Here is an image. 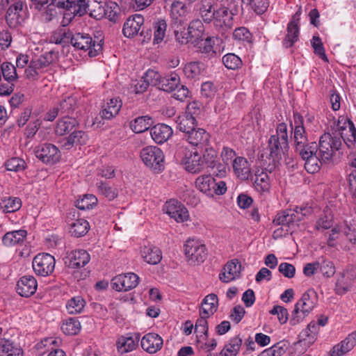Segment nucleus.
Segmentation results:
<instances>
[{"mask_svg":"<svg viewBox=\"0 0 356 356\" xmlns=\"http://www.w3.org/2000/svg\"><path fill=\"white\" fill-rule=\"evenodd\" d=\"M97 202V199L95 195L87 194L76 201V207L81 210H88L92 209Z\"/></svg>","mask_w":356,"mask_h":356,"instance_id":"obj_57","label":"nucleus"},{"mask_svg":"<svg viewBox=\"0 0 356 356\" xmlns=\"http://www.w3.org/2000/svg\"><path fill=\"white\" fill-rule=\"evenodd\" d=\"M254 186L255 189L261 193L268 192L270 190V179L266 172H257L255 174L254 180Z\"/></svg>","mask_w":356,"mask_h":356,"instance_id":"obj_42","label":"nucleus"},{"mask_svg":"<svg viewBox=\"0 0 356 356\" xmlns=\"http://www.w3.org/2000/svg\"><path fill=\"white\" fill-rule=\"evenodd\" d=\"M213 38L208 37L205 40H200L197 43L198 51L202 54L212 56L216 54V51L213 49Z\"/></svg>","mask_w":356,"mask_h":356,"instance_id":"obj_58","label":"nucleus"},{"mask_svg":"<svg viewBox=\"0 0 356 356\" xmlns=\"http://www.w3.org/2000/svg\"><path fill=\"white\" fill-rule=\"evenodd\" d=\"M196 188L208 197H212L215 195H223L227 191L224 181H216L211 175H200L195 179Z\"/></svg>","mask_w":356,"mask_h":356,"instance_id":"obj_5","label":"nucleus"},{"mask_svg":"<svg viewBox=\"0 0 356 356\" xmlns=\"http://www.w3.org/2000/svg\"><path fill=\"white\" fill-rule=\"evenodd\" d=\"M79 122L75 118L65 115L57 122L55 132L56 135L64 136L78 127Z\"/></svg>","mask_w":356,"mask_h":356,"instance_id":"obj_30","label":"nucleus"},{"mask_svg":"<svg viewBox=\"0 0 356 356\" xmlns=\"http://www.w3.org/2000/svg\"><path fill=\"white\" fill-rule=\"evenodd\" d=\"M37 288V280L32 275H24L17 283V291L22 297L31 296L35 293Z\"/></svg>","mask_w":356,"mask_h":356,"instance_id":"obj_20","label":"nucleus"},{"mask_svg":"<svg viewBox=\"0 0 356 356\" xmlns=\"http://www.w3.org/2000/svg\"><path fill=\"white\" fill-rule=\"evenodd\" d=\"M179 78L176 74H171L170 75L162 77L158 83V87L160 90L170 92L175 90L179 86Z\"/></svg>","mask_w":356,"mask_h":356,"instance_id":"obj_37","label":"nucleus"},{"mask_svg":"<svg viewBox=\"0 0 356 356\" xmlns=\"http://www.w3.org/2000/svg\"><path fill=\"white\" fill-rule=\"evenodd\" d=\"M183 163L186 170L191 173H199L204 170V161L197 152L186 154L183 159Z\"/></svg>","mask_w":356,"mask_h":356,"instance_id":"obj_23","label":"nucleus"},{"mask_svg":"<svg viewBox=\"0 0 356 356\" xmlns=\"http://www.w3.org/2000/svg\"><path fill=\"white\" fill-rule=\"evenodd\" d=\"M352 278L348 273H343L336 282L335 291L337 294L343 295L350 290Z\"/></svg>","mask_w":356,"mask_h":356,"instance_id":"obj_52","label":"nucleus"},{"mask_svg":"<svg viewBox=\"0 0 356 356\" xmlns=\"http://www.w3.org/2000/svg\"><path fill=\"white\" fill-rule=\"evenodd\" d=\"M140 340V334H127L119 337L116 341V348L118 352L121 354H125L135 350Z\"/></svg>","mask_w":356,"mask_h":356,"instance_id":"obj_18","label":"nucleus"},{"mask_svg":"<svg viewBox=\"0 0 356 356\" xmlns=\"http://www.w3.org/2000/svg\"><path fill=\"white\" fill-rule=\"evenodd\" d=\"M139 283V277L134 273L120 274L111 280L112 288L118 291H128L136 288Z\"/></svg>","mask_w":356,"mask_h":356,"instance_id":"obj_10","label":"nucleus"},{"mask_svg":"<svg viewBox=\"0 0 356 356\" xmlns=\"http://www.w3.org/2000/svg\"><path fill=\"white\" fill-rule=\"evenodd\" d=\"M71 44L77 49L88 51L90 57H95L102 50V44L95 41L88 33H76L71 38Z\"/></svg>","mask_w":356,"mask_h":356,"instance_id":"obj_7","label":"nucleus"},{"mask_svg":"<svg viewBox=\"0 0 356 356\" xmlns=\"http://www.w3.org/2000/svg\"><path fill=\"white\" fill-rule=\"evenodd\" d=\"M188 31L191 38L198 40L202 38L204 31L203 23L200 19H194L189 24Z\"/></svg>","mask_w":356,"mask_h":356,"instance_id":"obj_56","label":"nucleus"},{"mask_svg":"<svg viewBox=\"0 0 356 356\" xmlns=\"http://www.w3.org/2000/svg\"><path fill=\"white\" fill-rule=\"evenodd\" d=\"M343 137L339 132L325 133L317 145V153L325 164L332 161L342 146Z\"/></svg>","mask_w":356,"mask_h":356,"instance_id":"obj_1","label":"nucleus"},{"mask_svg":"<svg viewBox=\"0 0 356 356\" xmlns=\"http://www.w3.org/2000/svg\"><path fill=\"white\" fill-rule=\"evenodd\" d=\"M334 218L332 214L325 211L316 222L315 228L316 230L323 232L333 227Z\"/></svg>","mask_w":356,"mask_h":356,"instance_id":"obj_50","label":"nucleus"},{"mask_svg":"<svg viewBox=\"0 0 356 356\" xmlns=\"http://www.w3.org/2000/svg\"><path fill=\"white\" fill-rule=\"evenodd\" d=\"M204 69V63L195 61L187 63L184 68V72L188 79H197L203 74Z\"/></svg>","mask_w":356,"mask_h":356,"instance_id":"obj_38","label":"nucleus"},{"mask_svg":"<svg viewBox=\"0 0 356 356\" xmlns=\"http://www.w3.org/2000/svg\"><path fill=\"white\" fill-rule=\"evenodd\" d=\"M176 122L177 129L184 135H188L196 127L195 117L190 113H185L179 116Z\"/></svg>","mask_w":356,"mask_h":356,"instance_id":"obj_35","label":"nucleus"},{"mask_svg":"<svg viewBox=\"0 0 356 356\" xmlns=\"http://www.w3.org/2000/svg\"><path fill=\"white\" fill-rule=\"evenodd\" d=\"M31 61L33 63V67L40 71L53 62V53L51 51L46 52L40 57L33 59Z\"/></svg>","mask_w":356,"mask_h":356,"instance_id":"obj_61","label":"nucleus"},{"mask_svg":"<svg viewBox=\"0 0 356 356\" xmlns=\"http://www.w3.org/2000/svg\"><path fill=\"white\" fill-rule=\"evenodd\" d=\"M166 28L167 24L164 19H158L157 21L154 22V44H159L163 41L165 35Z\"/></svg>","mask_w":356,"mask_h":356,"instance_id":"obj_51","label":"nucleus"},{"mask_svg":"<svg viewBox=\"0 0 356 356\" xmlns=\"http://www.w3.org/2000/svg\"><path fill=\"white\" fill-rule=\"evenodd\" d=\"M268 148L269 156L274 165H276L289 149L287 126L284 122L277 124L276 134L272 135L268 140Z\"/></svg>","mask_w":356,"mask_h":356,"instance_id":"obj_2","label":"nucleus"},{"mask_svg":"<svg viewBox=\"0 0 356 356\" xmlns=\"http://www.w3.org/2000/svg\"><path fill=\"white\" fill-rule=\"evenodd\" d=\"M184 138L191 145L202 147L209 143V134L204 129L195 127L188 135H184Z\"/></svg>","mask_w":356,"mask_h":356,"instance_id":"obj_24","label":"nucleus"},{"mask_svg":"<svg viewBox=\"0 0 356 356\" xmlns=\"http://www.w3.org/2000/svg\"><path fill=\"white\" fill-rule=\"evenodd\" d=\"M216 10L213 4L207 0H202L198 8L199 15L205 23L212 22Z\"/></svg>","mask_w":356,"mask_h":356,"instance_id":"obj_44","label":"nucleus"},{"mask_svg":"<svg viewBox=\"0 0 356 356\" xmlns=\"http://www.w3.org/2000/svg\"><path fill=\"white\" fill-rule=\"evenodd\" d=\"M89 227L88 222L80 218L70 225V232L75 237H81L88 232Z\"/></svg>","mask_w":356,"mask_h":356,"instance_id":"obj_46","label":"nucleus"},{"mask_svg":"<svg viewBox=\"0 0 356 356\" xmlns=\"http://www.w3.org/2000/svg\"><path fill=\"white\" fill-rule=\"evenodd\" d=\"M218 306V296L214 293L207 295L203 299L199 313L204 315L211 316L217 311Z\"/></svg>","mask_w":356,"mask_h":356,"instance_id":"obj_31","label":"nucleus"},{"mask_svg":"<svg viewBox=\"0 0 356 356\" xmlns=\"http://www.w3.org/2000/svg\"><path fill=\"white\" fill-rule=\"evenodd\" d=\"M81 328V323L76 318L66 319L61 325L62 331L67 335L77 334L80 332Z\"/></svg>","mask_w":356,"mask_h":356,"instance_id":"obj_47","label":"nucleus"},{"mask_svg":"<svg viewBox=\"0 0 356 356\" xmlns=\"http://www.w3.org/2000/svg\"><path fill=\"white\" fill-rule=\"evenodd\" d=\"M202 158L204 161V168L207 166L213 169L217 166L218 163L217 160V154L213 149L207 148Z\"/></svg>","mask_w":356,"mask_h":356,"instance_id":"obj_59","label":"nucleus"},{"mask_svg":"<svg viewBox=\"0 0 356 356\" xmlns=\"http://www.w3.org/2000/svg\"><path fill=\"white\" fill-rule=\"evenodd\" d=\"M1 74L8 81V83H1V95H8L13 91V82L17 78L15 67L10 63H3L1 64Z\"/></svg>","mask_w":356,"mask_h":356,"instance_id":"obj_13","label":"nucleus"},{"mask_svg":"<svg viewBox=\"0 0 356 356\" xmlns=\"http://www.w3.org/2000/svg\"><path fill=\"white\" fill-rule=\"evenodd\" d=\"M56 260L48 253L38 254L33 259L32 266L36 275L46 277L51 275L55 268Z\"/></svg>","mask_w":356,"mask_h":356,"instance_id":"obj_8","label":"nucleus"},{"mask_svg":"<svg viewBox=\"0 0 356 356\" xmlns=\"http://www.w3.org/2000/svg\"><path fill=\"white\" fill-rule=\"evenodd\" d=\"M5 167L8 171L19 172L26 168V163L19 157H13L6 161Z\"/></svg>","mask_w":356,"mask_h":356,"instance_id":"obj_63","label":"nucleus"},{"mask_svg":"<svg viewBox=\"0 0 356 356\" xmlns=\"http://www.w3.org/2000/svg\"><path fill=\"white\" fill-rule=\"evenodd\" d=\"M187 8L181 2L177 1L173 3L171 8V16L174 21L173 26L184 25L186 24V15Z\"/></svg>","mask_w":356,"mask_h":356,"instance_id":"obj_34","label":"nucleus"},{"mask_svg":"<svg viewBox=\"0 0 356 356\" xmlns=\"http://www.w3.org/2000/svg\"><path fill=\"white\" fill-rule=\"evenodd\" d=\"M90 0H79L76 2L74 1L72 7L70 8L72 13L74 15L83 16L86 13L89 12Z\"/></svg>","mask_w":356,"mask_h":356,"instance_id":"obj_62","label":"nucleus"},{"mask_svg":"<svg viewBox=\"0 0 356 356\" xmlns=\"http://www.w3.org/2000/svg\"><path fill=\"white\" fill-rule=\"evenodd\" d=\"M184 251L188 262L191 265L202 263L207 257L205 245L196 238H188L184 243Z\"/></svg>","mask_w":356,"mask_h":356,"instance_id":"obj_6","label":"nucleus"},{"mask_svg":"<svg viewBox=\"0 0 356 356\" xmlns=\"http://www.w3.org/2000/svg\"><path fill=\"white\" fill-rule=\"evenodd\" d=\"M171 127L165 124H158L150 129V135L153 140L157 144H163L172 135Z\"/></svg>","mask_w":356,"mask_h":356,"instance_id":"obj_25","label":"nucleus"},{"mask_svg":"<svg viewBox=\"0 0 356 356\" xmlns=\"http://www.w3.org/2000/svg\"><path fill=\"white\" fill-rule=\"evenodd\" d=\"M90 260L89 253L82 249L67 252L65 264L70 268H79L85 266Z\"/></svg>","mask_w":356,"mask_h":356,"instance_id":"obj_14","label":"nucleus"},{"mask_svg":"<svg viewBox=\"0 0 356 356\" xmlns=\"http://www.w3.org/2000/svg\"><path fill=\"white\" fill-rule=\"evenodd\" d=\"M97 187L99 193L110 201L114 200L118 196V190L106 182H97Z\"/></svg>","mask_w":356,"mask_h":356,"instance_id":"obj_55","label":"nucleus"},{"mask_svg":"<svg viewBox=\"0 0 356 356\" xmlns=\"http://www.w3.org/2000/svg\"><path fill=\"white\" fill-rule=\"evenodd\" d=\"M241 345L242 339L240 337L232 338L221 350L220 356H236Z\"/></svg>","mask_w":356,"mask_h":356,"instance_id":"obj_43","label":"nucleus"},{"mask_svg":"<svg viewBox=\"0 0 356 356\" xmlns=\"http://www.w3.org/2000/svg\"><path fill=\"white\" fill-rule=\"evenodd\" d=\"M164 210L166 213L177 222H182L188 220L189 215L186 208L180 202L170 200L165 204Z\"/></svg>","mask_w":356,"mask_h":356,"instance_id":"obj_15","label":"nucleus"},{"mask_svg":"<svg viewBox=\"0 0 356 356\" xmlns=\"http://www.w3.org/2000/svg\"><path fill=\"white\" fill-rule=\"evenodd\" d=\"M27 236L24 229L8 232L2 238L3 244L6 246H14L23 243Z\"/></svg>","mask_w":356,"mask_h":356,"instance_id":"obj_36","label":"nucleus"},{"mask_svg":"<svg viewBox=\"0 0 356 356\" xmlns=\"http://www.w3.org/2000/svg\"><path fill=\"white\" fill-rule=\"evenodd\" d=\"M86 135L82 131H74L69 136L63 138L60 141L62 148L71 149L74 145H81L86 141Z\"/></svg>","mask_w":356,"mask_h":356,"instance_id":"obj_33","label":"nucleus"},{"mask_svg":"<svg viewBox=\"0 0 356 356\" xmlns=\"http://www.w3.org/2000/svg\"><path fill=\"white\" fill-rule=\"evenodd\" d=\"M234 174L241 180H247L250 175V166L248 160L242 156L234 158L232 161Z\"/></svg>","mask_w":356,"mask_h":356,"instance_id":"obj_29","label":"nucleus"},{"mask_svg":"<svg viewBox=\"0 0 356 356\" xmlns=\"http://www.w3.org/2000/svg\"><path fill=\"white\" fill-rule=\"evenodd\" d=\"M86 301L81 296H75L67 300L65 307L70 314H78L83 312Z\"/></svg>","mask_w":356,"mask_h":356,"instance_id":"obj_41","label":"nucleus"},{"mask_svg":"<svg viewBox=\"0 0 356 356\" xmlns=\"http://www.w3.org/2000/svg\"><path fill=\"white\" fill-rule=\"evenodd\" d=\"M140 343L145 351L153 354L161 349L163 341L158 334L149 332L142 337Z\"/></svg>","mask_w":356,"mask_h":356,"instance_id":"obj_21","label":"nucleus"},{"mask_svg":"<svg viewBox=\"0 0 356 356\" xmlns=\"http://www.w3.org/2000/svg\"><path fill=\"white\" fill-rule=\"evenodd\" d=\"M144 24V18L141 15L136 14L129 17L124 22L122 33L127 38L136 35Z\"/></svg>","mask_w":356,"mask_h":356,"instance_id":"obj_22","label":"nucleus"},{"mask_svg":"<svg viewBox=\"0 0 356 356\" xmlns=\"http://www.w3.org/2000/svg\"><path fill=\"white\" fill-rule=\"evenodd\" d=\"M141 255L147 263L152 265L157 264L162 259L161 250L151 245L144 246L141 250Z\"/></svg>","mask_w":356,"mask_h":356,"instance_id":"obj_32","label":"nucleus"},{"mask_svg":"<svg viewBox=\"0 0 356 356\" xmlns=\"http://www.w3.org/2000/svg\"><path fill=\"white\" fill-rule=\"evenodd\" d=\"M153 124V120L148 115L136 118L131 122L130 127L135 133H142L147 131Z\"/></svg>","mask_w":356,"mask_h":356,"instance_id":"obj_40","label":"nucleus"},{"mask_svg":"<svg viewBox=\"0 0 356 356\" xmlns=\"http://www.w3.org/2000/svg\"><path fill=\"white\" fill-rule=\"evenodd\" d=\"M25 18L22 2H15L10 5L7 10L6 20L10 28H15L22 23Z\"/></svg>","mask_w":356,"mask_h":356,"instance_id":"obj_17","label":"nucleus"},{"mask_svg":"<svg viewBox=\"0 0 356 356\" xmlns=\"http://www.w3.org/2000/svg\"><path fill=\"white\" fill-rule=\"evenodd\" d=\"M22 206L21 200L18 197H8L1 200V209L4 213H13L18 211Z\"/></svg>","mask_w":356,"mask_h":356,"instance_id":"obj_53","label":"nucleus"},{"mask_svg":"<svg viewBox=\"0 0 356 356\" xmlns=\"http://www.w3.org/2000/svg\"><path fill=\"white\" fill-rule=\"evenodd\" d=\"M22 349L9 340L1 339V356H22Z\"/></svg>","mask_w":356,"mask_h":356,"instance_id":"obj_48","label":"nucleus"},{"mask_svg":"<svg viewBox=\"0 0 356 356\" xmlns=\"http://www.w3.org/2000/svg\"><path fill=\"white\" fill-rule=\"evenodd\" d=\"M36 157L46 164H54L60 159L58 148L51 143H44L38 146L35 150Z\"/></svg>","mask_w":356,"mask_h":356,"instance_id":"obj_9","label":"nucleus"},{"mask_svg":"<svg viewBox=\"0 0 356 356\" xmlns=\"http://www.w3.org/2000/svg\"><path fill=\"white\" fill-rule=\"evenodd\" d=\"M356 343V330L351 332L341 343L335 345L331 352V356H343L353 348Z\"/></svg>","mask_w":356,"mask_h":356,"instance_id":"obj_28","label":"nucleus"},{"mask_svg":"<svg viewBox=\"0 0 356 356\" xmlns=\"http://www.w3.org/2000/svg\"><path fill=\"white\" fill-rule=\"evenodd\" d=\"M345 227L343 232L348 240L353 244H356V216L347 218L344 220Z\"/></svg>","mask_w":356,"mask_h":356,"instance_id":"obj_49","label":"nucleus"},{"mask_svg":"<svg viewBox=\"0 0 356 356\" xmlns=\"http://www.w3.org/2000/svg\"><path fill=\"white\" fill-rule=\"evenodd\" d=\"M140 156L146 167L154 173L159 174L165 168V155L163 152L156 146H147L140 152Z\"/></svg>","mask_w":356,"mask_h":356,"instance_id":"obj_4","label":"nucleus"},{"mask_svg":"<svg viewBox=\"0 0 356 356\" xmlns=\"http://www.w3.org/2000/svg\"><path fill=\"white\" fill-rule=\"evenodd\" d=\"M293 124L291 123V127L292 129L291 140L293 142L294 147L300 148L302 145L306 144L308 141L307 135L304 127L303 117L296 113L293 114Z\"/></svg>","mask_w":356,"mask_h":356,"instance_id":"obj_11","label":"nucleus"},{"mask_svg":"<svg viewBox=\"0 0 356 356\" xmlns=\"http://www.w3.org/2000/svg\"><path fill=\"white\" fill-rule=\"evenodd\" d=\"M299 221L300 218H296V212H294L293 209H289L278 213L273 222L276 225H282V227L293 230L294 223Z\"/></svg>","mask_w":356,"mask_h":356,"instance_id":"obj_26","label":"nucleus"},{"mask_svg":"<svg viewBox=\"0 0 356 356\" xmlns=\"http://www.w3.org/2000/svg\"><path fill=\"white\" fill-rule=\"evenodd\" d=\"M317 299V293L314 289H308L305 292L295 305L290 318V324L296 325L302 321L316 307Z\"/></svg>","mask_w":356,"mask_h":356,"instance_id":"obj_3","label":"nucleus"},{"mask_svg":"<svg viewBox=\"0 0 356 356\" xmlns=\"http://www.w3.org/2000/svg\"><path fill=\"white\" fill-rule=\"evenodd\" d=\"M295 151L300 156L304 159H308L309 155L317 152V145L316 143H309L307 141L306 144L302 145L300 148L296 147Z\"/></svg>","mask_w":356,"mask_h":356,"instance_id":"obj_60","label":"nucleus"},{"mask_svg":"<svg viewBox=\"0 0 356 356\" xmlns=\"http://www.w3.org/2000/svg\"><path fill=\"white\" fill-rule=\"evenodd\" d=\"M303 160L305 161V170L311 174L318 172L321 165L325 163L324 161H322L321 158H319L317 152L309 155L308 159H304Z\"/></svg>","mask_w":356,"mask_h":356,"instance_id":"obj_45","label":"nucleus"},{"mask_svg":"<svg viewBox=\"0 0 356 356\" xmlns=\"http://www.w3.org/2000/svg\"><path fill=\"white\" fill-rule=\"evenodd\" d=\"M241 264L236 259H232L224 266L219 273V280L224 283H229L238 278L241 275Z\"/></svg>","mask_w":356,"mask_h":356,"instance_id":"obj_16","label":"nucleus"},{"mask_svg":"<svg viewBox=\"0 0 356 356\" xmlns=\"http://www.w3.org/2000/svg\"><path fill=\"white\" fill-rule=\"evenodd\" d=\"M222 60L225 67L229 70H238L243 65L241 58L232 53L225 54Z\"/></svg>","mask_w":356,"mask_h":356,"instance_id":"obj_54","label":"nucleus"},{"mask_svg":"<svg viewBox=\"0 0 356 356\" xmlns=\"http://www.w3.org/2000/svg\"><path fill=\"white\" fill-rule=\"evenodd\" d=\"M356 343V330L351 332L341 343L335 345L331 352V356H343L353 348Z\"/></svg>","mask_w":356,"mask_h":356,"instance_id":"obj_27","label":"nucleus"},{"mask_svg":"<svg viewBox=\"0 0 356 356\" xmlns=\"http://www.w3.org/2000/svg\"><path fill=\"white\" fill-rule=\"evenodd\" d=\"M122 106L121 102L118 99H111L100 112L101 117L104 120H111L118 114Z\"/></svg>","mask_w":356,"mask_h":356,"instance_id":"obj_39","label":"nucleus"},{"mask_svg":"<svg viewBox=\"0 0 356 356\" xmlns=\"http://www.w3.org/2000/svg\"><path fill=\"white\" fill-rule=\"evenodd\" d=\"M285 343L280 341L263 352V356H282L286 351Z\"/></svg>","mask_w":356,"mask_h":356,"instance_id":"obj_64","label":"nucleus"},{"mask_svg":"<svg viewBox=\"0 0 356 356\" xmlns=\"http://www.w3.org/2000/svg\"><path fill=\"white\" fill-rule=\"evenodd\" d=\"M300 15V12H296L288 24L287 33L282 42L285 48L291 47L298 39Z\"/></svg>","mask_w":356,"mask_h":356,"instance_id":"obj_19","label":"nucleus"},{"mask_svg":"<svg viewBox=\"0 0 356 356\" xmlns=\"http://www.w3.org/2000/svg\"><path fill=\"white\" fill-rule=\"evenodd\" d=\"M237 10H229L227 7L217 9L213 16V25L218 30H227L232 26L233 15L236 14Z\"/></svg>","mask_w":356,"mask_h":356,"instance_id":"obj_12","label":"nucleus"}]
</instances>
